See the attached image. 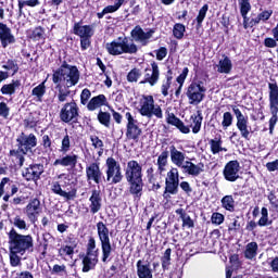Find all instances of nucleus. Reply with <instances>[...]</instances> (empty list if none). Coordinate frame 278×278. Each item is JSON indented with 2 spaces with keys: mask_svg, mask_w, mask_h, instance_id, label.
Segmentation results:
<instances>
[{
  "mask_svg": "<svg viewBox=\"0 0 278 278\" xmlns=\"http://www.w3.org/2000/svg\"><path fill=\"white\" fill-rule=\"evenodd\" d=\"M257 255V242H250L245 247L244 256L247 260H253Z\"/></svg>",
  "mask_w": 278,
  "mask_h": 278,
  "instance_id": "nucleus-42",
  "label": "nucleus"
},
{
  "mask_svg": "<svg viewBox=\"0 0 278 278\" xmlns=\"http://www.w3.org/2000/svg\"><path fill=\"white\" fill-rule=\"evenodd\" d=\"M127 119L126 125V138L127 140H136L138 141L140 139V136H142V128L138 125V122L136 118H134V115H131L129 112L125 114Z\"/></svg>",
  "mask_w": 278,
  "mask_h": 278,
  "instance_id": "nucleus-10",
  "label": "nucleus"
},
{
  "mask_svg": "<svg viewBox=\"0 0 278 278\" xmlns=\"http://www.w3.org/2000/svg\"><path fill=\"white\" fill-rule=\"evenodd\" d=\"M165 181H177L179 182V169L177 167H172L169 172H167V177Z\"/></svg>",
  "mask_w": 278,
  "mask_h": 278,
  "instance_id": "nucleus-52",
  "label": "nucleus"
},
{
  "mask_svg": "<svg viewBox=\"0 0 278 278\" xmlns=\"http://www.w3.org/2000/svg\"><path fill=\"white\" fill-rule=\"evenodd\" d=\"M77 160L79 156L77 154H66L60 159H56L53 163V166H63L65 168H75L77 166Z\"/></svg>",
  "mask_w": 278,
  "mask_h": 278,
  "instance_id": "nucleus-23",
  "label": "nucleus"
},
{
  "mask_svg": "<svg viewBox=\"0 0 278 278\" xmlns=\"http://www.w3.org/2000/svg\"><path fill=\"white\" fill-rule=\"evenodd\" d=\"M16 142L18 143V149H24V151L27 153V151L34 149L36 144H38V141L36 139V135H25V132H22L20 137L16 139Z\"/></svg>",
  "mask_w": 278,
  "mask_h": 278,
  "instance_id": "nucleus-18",
  "label": "nucleus"
},
{
  "mask_svg": "<svg viewBox=\"0 0 278 278\" xmlns=\"http://www.w3.org/2000/svg\"><path fill=\"white\" fill-rule=\"evenodd\" d=\"M151 66L152 70H147L144 80L140 81V84H150V86H155L160 80V67L157 66V63H152Z\"/></svg>",
  "mask_w": 278,
  "mask_h": 278,
  "instance_id": "nucleus-24",
  "label": "nucleus"
},
{
  "mask_svg": "<svg viewBox=\"0 0 278 278\" xmlns=\"http://www.w3.org/2000/svg\"><path fill=\"white\" fill-rule=\"evenodd\" d=\"M51 190L54 194H59V197L66 199V201H71L75 197V191L66 192L62 190V186L58 181L52 182Z\"/></svg>",
  "mask_w": 278,
  "mask_h": 278,
  "instance_id": "nucleus-33",
  "label": "nucleus"
},
{
  "mask_svg": "<svg viewBox=\"0 0 278 278\" xmlns=\"http://www.w3.org/2000/svg\"><path fill=\"white\" fill-rule=\"evenodd\" d=\"M43 173L45 166L42 164H34L25 168L22 175L24 179H26V181H38V179H40V175H42Z\"/></svg>",
  "mask_w": 278,
  "mask_h": 278,
  "instance_id": "nucleus-17",
  "label": "nucleus"
},
{
  "mask_svg": "<svg viewBox=\"0 0 278 278\" xmlns=\"http://www.w3.org/2000/svg\"><path fill=\"white\" fill-rule=\"evenodd\" d=\"M130 34H131V38H134L136 42H141V45H147V42H149L150 38L153 36V30H149L144 33L142 27L136 26Z\"/></svg>",
  "mask_w": 278,
  "mask_h": 278,
  "instance_id": "nucleus-22",
  "label": "nucleus"
},
{
  "mask_svg": "<svg viewBox=\"0 0 278 278\" xmlns=\"http://www.w3.org/2000/svg\"><path fill=\"white\" fill-rule=\"evenodd\" d=\"M34 249V238L30 235H21L16 229L9 232V257L13 267L21 266V256Z\"/></svg>",
  "mask_w": 278,
  "mask_h": 278,
  "instance_id": "nucleus-1",
  "label": "nucleus"
},
{
  "mask_svg": "<svg viewBox=\"0 0 278 278\" xmlns=\"http://www.w3.org/2000/svg\"><path fill=\"white\" fill-rule=\"evenodd\" d=\"M139 114L146 116L147 118H163L162 108L155 104L153 96H142L139 100Z\"/></svg>",
  "mask_w": 278,
  "mask_h": 278,
  "instance_id": "nucleus-4",
  "label": "nucleus"
},
{
  "mask_svg": "<svg viewBox=\"0 0 278 278\" xmlns=\"http://www.w3.org/2000/svg\"><path fill=\"white\" fill-rule=\"evenodd\" d=\"M2 68L5 71H12L13 75H16L18 73V63H16L14 60H9L2 65Z\"/></svg>",
  "mask_w": 278,
  "mask_h": 278,
  "instance_id": "nucleus-51",
  "label": "nucleus"
},
{
  "mask_svg": "<svg viewBox=\"0 0 278 278\" xmlns=\"http://www.w3.org/2000/svg\"><path fill=\"white\" fill-rule=\"evenodd\" d=\"M170 253H173V250H170V248L165 250L164 255L162 257L163 268H166V266H170Z\"/></svg>",
  "mask_w": 278,
  "mask_h": 278,
  "instance_id": "nucleus-62",
  "label": "nucleus"
},
{
  "mask_svg": "<svg viewBox=\"0 0 278 278\" xmlns=\"http://www.w3.org/2000/svg\"><path fill=\"white\" fill-rule=\"evenodd\" d=\"M52 81L53 84H63L65 88H73L79 84V70L64 61L60 68L53 72Z\"/></svg>",
  "mask_w": 278,
  "mask_h": 278,
  "instance_id": "nucleus-2",
  "label": "nucleus"
},
{
  "mask_svg": "<svg viewBox=\"0 0 278 278\" xmlns=\"http://www.w3.org/2000/svg\"><path fill=\"white\" fill-rule=\"evenodd\" d=\"M172 79H173V77L167 76L166 80L163 81L162 87H161L163 97H168V90H170Z\"/></svg>",
  "mask_w": 278,
  "mask_h": 278,
  "instance_id": "nucleus-59",
  "label": "nucleus"
},
{
  "mask_svg": "<svg viewBox=\"0 0 278 278\" xmlns=\"http://www.w3.org/2000/svg\"><path fill=\"white\" fill-rule=\"evenodd\" d=\"M11 223L14 227H16L17 229H21L23 231H27L29 229V226L27 225V222L25 220V218H23V216L21 215H15L12 219Z\"/></svg>",
  "mask_w": 278,
  "mask_h": 278,
  "instance_id": "nucleus-41",
  "label": "nucleus"
},
{
  "mask_svg": "<svg viewBox=\"0 0 278 278\" xmlns=\"http://www.w3.org/2000/svg\"><path fill=\"white\" fill-rule=\"evenodd\" d=\"M45 92H47V87H45V83H41L33 89L31 94L33 97H36L37 101L42 102V97H45Z\"/></svg>",
  "mask_w": 278,
  "mask_h": 278,
  "instance_id": "nucleus-43",
  "label": "nucleus"
},
{
  "mask_svg": "<svg viewBox=\"0 0 278 278\" xmlns=\"http://www.w3.org/2000/svg\"><path fill=\"white\" fill-rule=\"evenodd\" d=\"M74 34L79 38H92L94 36V28L90 25L74 24Z\"/></svg>",
  "mask_w": 278,
  "mask_h": 278,
  "instance_id": "nucleus-26",
  "label": "nucleus"
},
{
  "mask_svg": "<svg viewBox=\"0 0 278 278\" xmlns=\"http://www.w3.org/2000/svg\"><path fill=\"white\" fill-rule=\"evenodd\" d=\"M207 10H210V7L207 4H204L200 9L199 14L195 18L199 27H201V25L203 24V21H205V16L207 15Z\"/></svg>",
  "mask_w": 278,
  "mask_h": 278,
  "instance_id": "nucleus-50",
  "label": "nucleus"
},
{
  "mask_svg": "<svg viewBox=\"0 0 278 278\" xmlns=\"http://www.w3.org/2000/svg\"><path fill=\"white\" fill-rule=\"evenodd\" d=\"M216 68L217 73L229 75L233 68V63H231V59H229V56L224 55V58L217 63Z\"/></svg>",
  "mask_w": 278,
  "mask_h": 278,
  "instance_id": "nucleus-30",
  "label": "nucleus"
},
{
  "mask_svg": "<svg viewBox=\"0 0 278 278\" xmlns=\"http://www.w3.org/2000/svg\"><path fill=\"white\" fill-rule=\"evenodd\" d=\"M240 163L238 161H229L224 167V178L226 181H238L240 179Z\"/></svg>",
  "mask_w": 278,
  "mask_h": 278,
  "instance_id": "nucleus-14",
  "label": "nucleus"
},
{
  "mask_svg": "<svg viewBox=\"0 0 278 278\" xmlns=\"http://www.w3.org/2000/svg\"><path fill=\"white\" fill-rule=\"evenodd\" d=\"M232 112L237 118V128L240 131V135L244 138V140H249V136H251V127H249V117L242 114V111L238 109V106H232Z\"/></svg>",
  "mask_w": 278,
  "mask_h": 278,
  "instance_id": "nucleus-11",
  "label": "nucleus"
},
{
  "mask_svg": "<svg viewBox=\"0 0 278 278\" xmlns=\"http://www.w3.org/2000/svg\"><path fill=\"white\" fill-rule=\"evenodd\" d=\"M137 276L139 278H153V270L149 263L142 261L137 262Z\"/></svg>",
  "mask_w": 278,
  "mask_h": 278,
  "instance_id": "nucleus-29",
  "label": "nucleus"
},
{
  "mask_svg": "<svg viewBox=\"0 0 278 278\" xmlns=\"http://www.w3.org/2000/svg\"><path fill=\"white\" fill-rule=\"evenodd\" d=\"M89 201H90L89 208L91 214H97L101 212V206L103 202V199L101 198V190L93 189L91 191Z\"/></svg>",
  "mask_w": 278,
  "mask_h": 278,
  "instance_id": "nucleus-20",
  "label": "nucleus"
},
{
  "mask_svg": "<svg viewBox=\"0 0 278 278\" xmlns=\"http://www.w3.org/2000/svg\"><path fill=\"white\" fill-rule=\"evenodd\" d=\"M17 88H21V80H12L10 84L3 85L0 89V92L2 94H9L12 97V94L16 93Z\"/></svg>",
  "mask_w": 278,
  "mask_h": 278,
  "instance_id": "nucleus-34",
  "label": "nucleus"
},
{
  "mask_svg": "<svg viewBox=\"0 0 278 278\" xmlns=\"http://www.w3.org/2000/svg\"><path fill=\"white\" fill-rule=\"evenodd\" d=\"M179 192V182L173 180H165L164 199H168L169 194H177Z\"/></svg>",
  "mask_w": 278,
  "mask_h": 278,
  "instance_id": "nucleus-35",
  "label": "nucleus"
},
{
  "mask_svg": "<svg viewBox=\"0 0 278 278\" xmlns=\"http://www.w3.org/2000/svg\"><path fill=\"white\" fill-rule=\"evenodd\" d=\"M231 125H233V115H231L230 112H225L223 114V121H222L223 129H229Z\"/></svg>",
  "mask_w": 278,
  "mask_h": 278,
  "instance_id": "nucleus-47",
  "label": "nucleus"
},
{
  "mask_svg": "<svg viewBox=\"0 0 278 278\" xmlns=\"http://www.w3.org/2000/svg\"><path fill=\"white\" fill-rule=\"evenodd\" d=\"M99 263V249H97V240L89 237L87 242L86 255L83 258V273H90Z\"/></svg>",
  "mask_w": 278,
  "mask_h": 278,
  "instance_id": "nucleus-5",
  "label": "nucleus"
},
{
  "mask_svg": "<svg viewBox=\"0 0 278 278\" xmlns=\"http://www.w3.org/2000/svg\"><path fill=\"white\" fill-rule=\"evenodd\" d=\"M98 238L101 242L102 249V262H108L110 255H112V243L110 242V229L103 222L97 224Z\"/></svg>",
  "mask_w": 278,
  "mask_h": 278,
  "instance_id": "nucleus-6",
  "label": "nucleus"
},
{
  "mask_svg": "<svg viewBox=\"0 0 278 278\" xmlns=\"http://www.w3.org/2000/svg\"><path fill=\"white\" fill-rule=\"evenodd\" d=\"M91 144L94 149H99V155L103 153V140L99 139L97 136H91L90 137Z\"/></svg>",
  "mask_w": 278,
  "mask_h": 278,
  "instance_id": "nucleus-56",
  "label": "nucleus"
},
{
  "mask_svg": "<svg viewBox=\"0 0 278 278\" xmlns=\"http://www.w3.org/2000/svg\"><path fill=\"white\" fill-rule=\"evenodd\" d=\"M211 223H213V225H223V223H225V215L220 213H213Z\"/></svg>",
  "mask_w": 278,
  "mask_h": 278,
  "instance_id": "nucleus-61",
  "label": "nucleus"
},
{
  "mask_svg": "<svg viewBox=\"0 0 278 278\" xmlns=\"http://www.w3.org/2000/svg\"><path fill=\"white\" fill-rule=\"evenodd\" d=\"M128 184H130V193L140 197L143 188L142 178L128 180Z\"/></svg>",
  "mask_w": 278,
  "mask_h": 278,
  "instance_id": "nucleus-39",
  "label": "nucleus"
},
{
  "mask_svg": "<svg viewBox=\"0 0 278 278\" xmlns=\"http://www.w3.org/2000/svg\"><path fill=\"white\" fill-rule=\"evenodd\" d=\"M261 214H262V216L258 220V226L266 227L267 225H270V223H268V208L262 207Z\"/></svg>",
  "mask_w": 278,
  "mask_h": 278,
  "instance_id": "nucleus-53",
  "label": "nucleus"
},
{
  "mask_svg": "<svg viewBox=\"0 0 278 278\" xmlns=\"http://www.w3.org/2000/svg\"><path fill=\"white\" fill-rule=\"evenodd\" d=\"M113 12H118V9L115 7V4L105 7L102 12L97 13V16L98 18H103L105 14H113Z\"/></svg>",
  "mask_w": 278,
  "mask_h": 278,
  "instance_id": "nucleus-58",
  "label": "nucleus"
},
{
  "mask_svg": "<svg viewBox=\"0 0 278 278\" xmlns=\"http://www.w3.org/2000/svg\"><path fill=\"white\" fill-rule=\"evenodd\" d=\"M126 181L142 179V165L138 161H129L125 172Z\"/></svg>",
  "mask_w": 278,
  "mask_h": 278,
  "instance_id": "nucleus-15",
  "label": "nucleus"
},
{
  "mask_svg": "<svg viewBox=\"0 0 278 278\" xmlns=\"http://www.w3.org/2000/svg\"><path fill=\"white\" fill-rule=\"evenodd\" d=\"M269 105L271 117L269 119V134L273 135L275 131V125H277V112H278V86L277 84L269 83Z\"/></svg>",
  "mask_w": 278,
  "mask_h": 278,
  "instance_id": "nucleus-8",
  "label": "nucleus"
},
{
  "mask_svg": "<svg viewBox=\"0 0 278 278\" xmlns=\"http://www.w3.org/2000/svg\"><path fill=\"white\" fill-rule=\"evenodd\" d=\"M59 255H60V257L73 258V255H75V248H73L71 245H63L59 249Z\"/></svg>",
  "mask_w": 278,
  "mask_h": 278,
  "instance_id": "nucleus-45",
  "label": "nucleus"
},
{
  "mask_svg": "<svg viewBox=\"0 0 278 278\" xmlns=\"http://www.w3.org/2000/svg\"><path fill=\"white\" fill-rule=\"evenodd\" d=\"M222 207L227 210V212H236V200H233V195H225L222 199Z\"/></svg>",
  "mask_w": 278,
  "mask_h": 278,
  "instance_id": "nucleus-40",
  "label": "nucleus"
},
{
  "mask_svg": "<svg viewBox=\"0 0 278 278\" xmlns=\"http://www.w3.org/2000/svg\"><path fill=\"white\" fill-rule=\"evenodd\" d=\"M87 181L90 184H100L103 179V172H101V163L93 162L86 166Z\"/></svg>",
  "mask_w": 278,
  "mask_h": 278,
  "instance_id": "nucleus-13",
  "label": "nucleus"
},
{
  "mask_svg": "<svg viewBox=\"0 0 278 278\" xmlns=\"http://www.w3.org/2000/svg\"><path fill=\"white\" fill-rule=\"evenodd\" d=\"M222 141L218 140H214V139H211L210 140V146H211V151H212V154L213 155H216V153H220V151H226L223 146H222Z\"/></svg>",
  "mask_w": 278,
  "mask_h": 278,
  "instance_id": "nucleus-49",
  "label": "nucleus"
},
{
  "mask_svg": "<svg viewBox=\"0 0 278 278\" xmlns=\"http://www.w3.org/2000/svg\"><path fill=\"white\" fill-rule=\"evenodd\" d=\"M269 204H270V211L276 212L278 214V199L277 195H275L274 192H270L267 197Z\"/></svg>",
  "mask_w": 278,
  "mask_h": 278,
  "instance_id": "nucleus-54",
  "label": "nucleus"
},
{
  "mask_svg": "<svg viewBox=\"0 0 278 278\" xmlns=\"http://www.w3.org/2000/svg\"><path fill=\"white\" fill-rule=\"evenodd\" d=\"M56 88L59 89L58 100L60 101V103H64V101L68 99L71 90L62 88V85L60 84H58Z\"/></svg>",
  "mask_w": 278,
  "mask_h": 278,
  "instance_id": "nucleus-48",
  "label": "nucleus"
},
{
  "mask_svg": "<svg viewBox=\"0 0 278 278\" xmlns=\"http://www.w3.org/2000/svg\"><path fill=\"white\" fill-rule=\"evenodd\" d=\"M108 103V98L103 94H99L93 97L87 104V109L89 112H94V110H99V108H103Z\"/></svg>",
  "mask_w": 278,
  "mask_h": 278,
  "instance_id": "nucleus-31",
  "label": "nucleus"
},
{
  "mask_svg": "<svg viewBox=\"0 0 278 278\" xmlns=\"http://www.w3.org/2000/svg\"><path fill=\"white\" fill-rule=\"evenodd\" d=\"M68 151H71V137H68V135H66L62 139V144H61L60 152L61 153H68Z\"/></svg>",
  "mask_w": 278,
  "mask_h": 278,
  "instance_id": "nucleus-57",
  "label": "nucleus"
},
{
  "mask_svg": "<svg viewBox=\"0 0 278 278\" xmlns=\"http://www.w3.org/2000/svg\"><path fill=\"white\" fill-rule=\"evenodd\" d=\"M148 181L150 185H152V190L157 191L162 186L160 185V181L157 180V174L156 175H151L148 177Z\"/></svg>",
  "mask_w": 278,
  "mask_h": 278,
  "instance_id": "nucleus-60",
  "label": "nucleus"
},
{
  "mask_svg": "<svg viewBox=\"0 0 278 278\" xmlns=\"http://www.w3.org/2000/svg\"><path fill=\"white\" fill-rule=\"evenodd\" d=\"M0 42L3 49H5L9 45H14L16 42V38H14V35H12V29L1 22H0Z\"/></svg>",
  "mask_w": 278,
  "mask_h": 278,
  "instance_id": "nucleus-19",
  "label": "nucleus"
},
{
  "mask_svg": "<svg viewBox=\"0 0 278 278\" xmlns=\"http://www.w3.org/2000/svg\"><path fill=\"white\" fill-rule=\"evenodd\" d=\"M25 155H27V152L23 148L10 151L11 162H13L14 166H23L25 164Z\"/></svg>",
  "mask_w": 278,
  "mask_h": 278,
  "instance_id": "nucleus-28",
  "label": "nucleus"
},
{
  "mask_svg": "<svg viewBox=\"0 0 278 278\" xmlns=\"http://www.w3.org/2000/svg\"><path fill=\"white\" fill-rule=\"evenodd\" d=\"M156 166L160 175L166 170V166H168V151H163L159 156L156 161Z\"/></svg>",
  "mask_w": 278,
  "mask_h": 278,
  "instance_id": "nucleus-37",
  "label": "nucleus"
},
{
  "mask_svg": "<svg viewBox=\"0 0 278 278\" xmlns=\"http://www.w3.org/2000/svg\"><path fill=\"white\" fill-rule=\"evenodd\" d=\"M238 1L240 7V13L243 18V27L244 29H247L249 27L248 26L249 17L247 16V14L251 12V2H249V0H238Z\"/></svg>",
  "mask_w": 278,
  "mask_h": 278,
  "instance_id": "nucleus-32",
  "label": "nucleus"
},
{
  "mask_svg": "<svg viewBox=\"0 0 278 278\" xmlns=\"http://www.w3.org/2000/svg\"><path fill=\"white\" fill-rule=\"evenodd\" d=\"M181 168L186 175H189L190 177H199V175L205 170V165L203 163L194 164L190 161H186L185 166Z\"/></svg>",
  "mask_w": 278,
  "mask_h": 278,
  "instance_id": "nucleus-21",
  "label": "nucleus"
},
{
  "mask_svg": "<svg viewBox=\"0 0 278 278\" xmlns=\"http://www.w3.org/2000/svg\"><path fill=\"white\" fill-rule=\"evenodd\" d=\"M186 34V26L181 23H177L173 28V36L176 37L177 40H181L184 35Z\"/></svg>",
  "mask_w": 278,
  "mask_h": 278,
  "instance_id": "nucleus-44",
  "label": "nucleus"
},
{
  "mask_svg": "<svg viewBox=\"0 0 278 278\" xmlns=\"http://www.w3.org/2000/svg\"><path fill=\"white\" fill-rule=\"evenodd\" d=\"M77 116H79V108L75 101L65 103L60 111V118L63 123L77 121Z\"/></svg>",
  "mask_w": 278,
  "mask_h": 278,
  "instance_id": "nucleus-12",
  "label": "nucleus"
},
{
  "mask_svg": "<svg viewBox=\"0 0 278 278\" xmlns=\"http://www.w3.org/2000/svg\"><path fill=\"white\" fill-rule=\"evenodd\" d=\"M166 123H168V125L177 127V129H179L181 134H190V127L186 126V124H184L181 119H179L173 113L167 114Z\"/></svg>",
  "mask_w": 278,
  "mask_h": 278,
  "instance_id": "nucleus-27",
  "label": "nucleus"
},
{
  "mask_svg": "<svg viewBox=\"0 0 278 278\" xmlns=\"http://www.w3.org/2000/svg\"><path fill=\"white\" fill-rule=\"evenodd\" d=\"M176 214L180 216L182 227H187L188 229H192V227H194V220L191 219L190 215H188L184 208H177Z\"/></svg>",
  "mask_w": 278,
  "mask_h": 278,
  "instance_id": "nucleus-38",
  "label": "nucleus"
},
{
  "mask_svg": "<svg viewBox=\"0 0 278 278\" xmlns=\"http://www.w3.org/2000/svg\"><path fill=\"white\" fill-rule=\"evenodd\" d=\"M34 40H42L45 38V29L42 27H37L33 30Z\"/></svg>",
  "mask_w": 278,
  "mask_h": 278,
  "instance_id": "nucleus-64",
  "label": "nucleus"
},
{
  "mask_svg": "<svg viewBox=\"0 0 278 278\" xmlns=\"http://www.w3.org/2000/svg\"><path fill=\"white\" fill-rule=\"evenodd\" d=\"M169 155L170 161L174 163L175 166H178V168H182L186 164V153L177 150V147L170 146L169 147Z\"/></svg>",
  "mask_w": 278,
  "mask_h": 278,
  "instance_id": "nucleus-25",
  "label": "nucleus"
},
{
  "mask_svg": "<svg viewBox=\"0 0 278 278\" xmlns=\"http://www.w3.org/2000/svg\"><path fill=\"white\" fill-rule=\"evenodd\" d=\"M190 127L193 134H199L201 131V125L203 124V115L201 111H198L197 115H191Z\"/></svg>",
  "mask_w": 278,
  "mask_h": 278,
  "instance_id": "nucleus-36",
  "label": "nucleus"
},
{
  "mask_svg": "<svg viewBox=\"0 0 278 278\" xmlns=\"http://www.w3.org/2000/svg\"><path fill=\"white\" fill-rule=\"evenodd\" d=\"M142 75V73L140 72V70L138 68H134L131 70L128 75H127V81L129 83H134V81H138V79H140V76Z\"/></svg>",
  "mask_w": 278,
  "mask_h": 278,
  "instance_id": "nucleus-55",
  "label": "nucleus"
},
{
  "mask_svg": "<svg viewBox=\"0 0 278 278\" xmlns=\"http://www.w3.org/2000/svg\"><path fill=\"white\" fill-rule=\"evenodd\" d=\"M105 49L110 55H123V53H138V46L129 41L127 37H119L112 42L105 45Z\"/></svg>",
  "mask_w": 278,
  "mask_h": 278,
  "instance_id": "nucleus-3",
  "label": "nucleus"
},
{
  "mask_svg": "<svg viewBox=\"0 0 278 278\" xmlns=\"http://www.w3.org/2000/svg\"><path fill=\"white\" fill-rule=\"evenodd\" d=\"M98 121L101 123V125H104V127H110V122L112 121V115L108 112L100 111L98 114Z\"/></svg>",
  "mask_w": 278,
  "mask_h": 278,
  "instance_id": "nucleus-46",
  "label": "nucleus"
},
{
  "mask_svg": "<svg viewBox=\"0 0 278 278\" xmlns=\"http://www.w3.org/2000/svg\"><path fill=\"white\" fill-rule=\"evenodd\" d=\"M0 116H2V118H8L10 116V108L5 102L0 103Z\"/></svg>",
  "mask_w": 278,
  "mask_h": 278,
  "instance_id": "nucleus-63",
  "label": "nucleus"
},
{
  "mask_svg": "<svg viewBox=\"0 0 278 278\" xmlns=\"http://www.w3.org/2000/svg\"><path fill=\"white\" fill-rule=\"evenodd\" d=\"M40 212H42V207H40V200L36 198L30 200L25 207V214L33 225L38 220Z\"/></svg>",
  "mask_w": 278,
  "mask_h": 278,
  "instance_id": "nucleus-16",
  "label": "nucleus"
},
{
  "mask_svg": "<svg viewBox=\"0 0 278 278\" xmlns=\"http://www.w3.org/2000/svg\"><path fill=\"white\" fill-rule=\"evenodd\" d=\"M106 181L111 184H121L123 181L121 164H118L114 157H109L106 160Z\"/></svg>",
  "mask_w": 278,
  "mask_h": 278,
  "instance_id": "nucleus-9",
  "label": "nucleus"
},
{
  "mask_svg": "<svg viewBox=\"0 0 278 278\" xmlns=\"http://www.w3.org/2000/svg\"><path fill=\"white\" fill-rule=\"evenodd\" d=\"M205 92H207V88L203 86V81L191 83L186 93L189 105H199L205 99Z\"/></svg>",
  "mask_w": 278,
  "mask_h": 278,
  "instance_id": "nucleus-7",
  "label": "nucleus"
}]
</instances>
